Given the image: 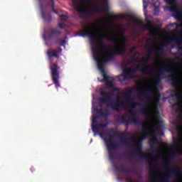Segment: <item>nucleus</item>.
<instances>
[{"mask_svg": "<svg viewBox=\"0 0 182 182\" xmlns=\"http://www.w3.org/2000/svg\"><path fill=\"white\" fill-rule=\"evenodd\" d=\"M139 124H141L142 127L141 135H142L143 137L137 140L136 146L134 147L137 153H132L129 154V161H133V160H134V159H136V160L138 161H139V160H144V159H148L149 164H153V161H159V159H160V156L159 155H156L154 158H151L150 154L144 153L141 141H143V140H144L146 137H147V136H151L152 134L156 133L157 130H159V127H154L151 129V131H150L149 130L147 123L141 122V123H140ZM146 130L148 131L146 132Z\"/></svg>", "mask_w": 182, "mask_h": 182, "instance_id": "obj_1", "label": "nucleus"}, {"mask_svg": "<svg viewBox=\"0 0 182 182\" xmlns=\"http://www.w3.org/2000/svg\"><path fill=\"white\" fill-rule=\"evenodd\" d=\"M92 53L95 60L97 62V66L102 65L105 68V63L107 62H112L114 56H119L115 50L112 52H109L106 56V52L109 49V45L105 43L103 41H101L98 46L92 47Z\"/></svg>", "mask_w": 182, "mask_h": 182, "instance_id": "obj_2", "label": "nucleus"}, {"mask_svg": "<svg viewBox=\"0 0 182 182\" xmlns=\"http://www.w3.org/2000/svg\"><path fill=\"white\" fill-rule=\"evenodd\" d=\"M182 73V70H176L171 65H166L162 66L159 72L156 73V78L155 79L154 83L155 85H150L148 89H144L143 87H136V92H148L150 94L154 93V90H157L159 87V85L161 82V80L166 76V73H171V75H174L175 73Z\"/></svg>", "mask_w": 182, "mask_h": 182, "instance_id": "obj_3", "label": "nucleus"}, {"mask_svg": "<svg viewBox=\"0 0 182 182\" xmlns=\"http://www.w3.org/2000/svg\"><path fill=\"white\" fill-rule=\"evenodd\" d=\"M87 31L81 32L80 36H87L92 45H96V41L97 39H106L109 42H113L114 43H119V36H112L109 35L108 33H103L100 36H97L95 34V31L96 28L92 26H86Z\"/></svg>", "mask_w": 182, "mask_h": 182, "instance_id": "obj_4", "label": "nucleus"}, {"mask_svg": "<svg viewBox=\"0 0 182 182\" xmlns=\"http://www.w3.org/2000/svg\"><path fill=\"white\" fill-rule=\"evenodd\" d=\"M137 87H142V89H149V87L147 88H144L143 87H136L135 88L134 87H129L128 88V90L127 92L124 94V102H130L131 99H132V95L133 93V92H136V93H139V95H138V99H146V100H149V97H150V95H154V92L153 94H150L149 92H148V91L146 92H144V91H141V92H138L136 89H137Z\"/></svg>", "mask_w": 182, "mask_h": 182, "instance_id": "obj_5", "label": "nucleus"}, {"mask_svg": "<svg viewBox=\"0 0 182 182\" xmlns=\"http://www.w3.org/2000/svg\"><path fill=\"white\" fill-rule=\"evenodd\" d=\"M110 132L114 136H118L119 137V144L122 146H133L134 144V136H131L130 138L126 137V134L129 136V133L127 131L120 132L117 130L110 129Z\"/></svg>", "mask_w": 182, "mask_h": 182, "instance_id": "obj_6", "label": "nucleus"}, {"mask_svg": "<svg viewBox=\"0 0 182 182\" xmlns=\"http://www.w3.org/2000/svg\"><path fill=\"white\" fill-rule=\"evenodd\" d=\"M161 176L156 180L157 182H170V177L173 176L175 178H182V173L180 169H171L168 173H159Z\"/></svg>", "mask_w": 182, "mask_h": 182, "instance_id": "obj_7", "label": "nucleus"}, {"mask_svg": "<svg viewBox=\"0 0 182 182\" xmlns=\"http://www.w3.org/2000/svg\"><path fill=\"white\" fill-rule=\"evenodd\" d=\"M107 149L109 153V158L111 161H113L114 159V151L117 150V144H114V136L112 134L109 135L108 139H105Z\"/></svg>", "mask_w": 182, "mask_h": 182, "instance_id": "obj_8", "label": "nucleus"}, {"mask_svg": "<svg viewBox=\"0 0 182 182\" xmlns=\"http://www.w3.org/2000/svg\"><path fill=\"white\" fill-rule=\"evenodd\" d=\"M60 67L58 65V64L55 63H51L50 65V70L51 73L52 81L53 82L54 85H55L56 89L60 87V83L59 82V70Z\"/></svg>", "mask_w": 182, "mask_h": 182, "instance_id": "obj_9", "label": "nucleus"}, {"mask_svg": "<svg viewBox=\"0 0 182 182\" xmlns=\"http://www.w3.org/2000/svg\"><path fill=\"white\" fill-rule=\"evenodd\" d=\"M73 4L75 5V9L80 15H92V11L87 8H85L82 6L80 2L84 4H89L90 0H73Z\"/></svg>", "mask_w": 182, "mask_h": 182, "instance_id": "obj_10", "label": "nucleus"}, {"mask_svg": "<svg viewBox=\"0 0 182 182\" xmlns=\"http://www.w3.org/2000/svg\"><path fill=\"white\" fill-rule=\"evenodd\" d=\"M165 2H167L168 5H171L169 7V11L175 14V18L178 21H181L182 11L178 9L176 0H165Z\"/></svg>", "mask_w": 182, "mask_h": 182, "instance_id": "obj_11", "label": "nucleus"}, {"mask_svg": "<svg viewBox=\"0 0 182 182\" xmlns=\"http://www.w3.org/2000/svg\"><path fill=\"white\" fill-rule=\"evenodd\" d=\"M171 42H175V43H177L178 45H181L182 37L169 38L166 41V43H163L162 44H161V47L156 48V55H161L163 53V52H164V48H166V46L168 45V43H171Z\"/></svg>", "mask_w": 182, "mask_h": 182, "instance_id": "obj_12", "label": "nucleus"}, {"mask_svg": "<svg viewBox=\"0 0 182 182\" xmlns=\"http://www.w3.org/2000/svg\"><path fill=\"white\" fill-rule=\"evenodd\" d=\"M100 95L102 97H100L99 99L100 102H101V103H102L103 105H106V103L113 102V96L114 95V93H113V92H106L105 91H101L100 92Z\"/></svg>", "mask_w": 182, "mask_h": 182, "instance_id": "obj_13", "label": "nucleus"}, {"mask_svg": "<svg viewBox=\"0 0 182 182\" xmlns=\"http://www.w3.org/2000/svg\"><path fill=\"white\" fill-rule=\"evenodd\" d=\"M171 85L176 87V92L174 93V96L176 99H179L180 96H182V92L180 91V87H178V78L176 75H171Z\"/></svg>", "mask_w": 182, "mask_h": 182, "instance_id": "obj_14", "label": "nucleus"}, {"mask_svg": "<svg viewBox=\"0 0 182 182\" xmlns=\"http://www.w3.org/2000/svg\"><path fill=\"white\" fill-rule=\"evenodd\" d=\"M117 102H115L116 106L111 103L107 105V107H111V109L115 112H119V107H124V102L123 101H119L120 100V97H119V96L117 97Z\"/></svg>", "mask_w": 182, "mask_h": 182, "instance_id": "obj_15", "label": "nucleus"}, {"mask_svg": "<svg viewBox=\"0 0 182 182\" xmlns=\"http://www.w3.org/2000/svg\"><path fill=\"white\" fill-rule=\"evenodd\" d=\"M41 5V14L43 19L46 21V22H50L52 21V16L50 14H46L45 13V10H43V7H42V0H38ZM51 2H53V0H50Z\"/></svg>", "mask_w": 182, "mask_h": 182, "instance_id": "obj_16", "label": "nucleus"}, {"mask_svg": "<svg viewBox=\"0 0 182 182\" xmlns=\"http://www.w3.org/2000/svg\"><path fill=\"white\" fill-rule=\"evenodd\" d=\"M128 113H129V114L132 116V118L128 120L130 122V123H134V124H140V123H141V119L136 117V113H134V109H128Z\"/></svg>", "mask_w": 182, "mask_h": 182, "instance_id": "obj_17", "label": "nucleus"}, {"mask_svg": "<svg viewBox=\"0 0 182 182\" xmlns=\"http://www.w3.org/2000/svg\"><path fill=\"white\" fill-rule=\"evenodd\" d=\"M126 69L122 70L123 73L117 76L119 82H125V80H130V79H134V75L130 74H126Z\"/></svg>", "mask_w": 182, "mask_h": 182, "instance_id": "obj_18", "label": "nucleus"}, {"mask_svg": "<svg viewBox=\"0 0 182 182\" xmlns=\"http://www.w3.org/2000/svg\"><path fill=\"white\" fill-rule=\"evenodd\" d=\"M117 49L115 50V52L118 55L124 56V55L127 54V48L126 43H121L120 46L119 45H117Z\"/></svg>", "mask_w": 182, "mask_h": 182, "instance_id": "obj_19", "label": "nucleus"}, {"mask_svg": "<svg viewBox=\"0 0 182 182\" xmlns=\"http://www.w3.org/2000/svg\"><path fill=\"white\" fill-rule=\"evenodd\" d=\"M146 31H148V32L151 33V36H154V35H156L157 31L154 29V27L153 26V21L151 20H146V25L144 26Z\"/></svg>", "mask_w": 182, "mask_h": 182, "instance_id": "obj_20", "label": "nucleus"}, {"mask_svg": "<svg viewBox=\"0 0 182 182\" xmlns=\"http://www.w3.org/2000/svg\"><path fill=\"white\" fill-rule=\"evenodd\" d=\"M114 168L117 171H121V173H137L136 168L129 169V168L124 167V164H122L120 166H115Z\"/></svg>", "mask_w": 182, "mask_h": 182, "instance_id": "obj_21", "label": "nucleus"}, {"mask_svg": "<svg viewBox=\"0 0 182 182\" xmlns=\"http://www.w3.org/2000/svg\"><path fill=\"white\" fill-rule=\"evenodd\" d=\"M99 70H100L104 79L101 80V82H109L111 81L112 79H114V77H109L106 74V71L105 70V67L103 65H97Z\"/></svg>", "mask_w": 182, "mask_h": 182, "instance_id": "obj_22", "label": "nucleus"}, {"mask_svg": "<svg viewBox=\"0 0 182 182\" xmlns=\"http://www.w3.org/2000/svg\"><path fill=\"white\" fill-rule=\"evenodd\" d=\"M109 126V123H105V124H92V130L94 132V133H97L99 132V130L102 129H105V127H107Z\"/></svg>", "mask_w": 182, "mask_h": 182, "instance_id": "obj_23", "label": "nucleus"}, {"mask_svg": "<svg viewBox=\"0 0 182 182\" xmlns=\"http://www.w3.org/2000/svg\"><path fill=\"white\" fill-rule=\"evenodd\" d=\"M93 113H95V114H97V116H100V117H102L103 116L105 117H107V116H109V114H110V113H109V112L107 110L103 111V109L102 108L94 109Z\"/></svg>", "mask_w": 182, "mask_h": 182, "instance_id": "obj_24", "label": "nucleus"}, {"mask_svg": "<svg viewBox=\"0 0 182 182\" xmlns=\"http://www.w3.org/2000/svg\"><path fill=\"white\" fill-rule=\"evenodd\" d=\"M150 110H151V107L149 105H144L142 109L139 110V113L144 116H149L150 114Z\"/></svg>", "mask_w": 182, "mask_h": 182, "instance_id": "obj_25", "label": "nucleus"}, {"mask_svg": "<svg viewBox=\"0 0 182 182\" xmlns=\"http://www.w3.org/2000/svg\"><path fill=\"white\" fill-rule=\"evenodd\" d=\"M145 48L147 50V55L145 59L148 60V62H150V60H151V53H153V48L151 47V45L146 44Z\"/></svg>", "mask_w": 182, "mask_h": 182, "instance_id": "obj_26", "label": "nucleus"}, {"mask_svg": "<svg viewBox=\"0 0 182 182\" xmlns=\"http://www.w3.org/2000/svg\"><path fill=\"white\" fill-rule=\"evenodd\" d=\"M139 68H140L139 64H134L133 68L125 69L124 73L127 75H132V73H136L139 70Z\"/></svg>", "mask_w": 182, "mask_h": 182, "instance_id": "obj_27", "label": "nucleus"}, {"mask_svg": "<svg viewBox=\"0 0 182 182\" xmlns=\"http://www.w3.org/2000/svg\"><path fill=\"white\" fill-rule=\"evenodd\" d=\"M117 122H121V124H124V126H129L130 124V121L126 120V117L123 115H119L116 117Z\"/></svg>", "mask_w": 182, "mask_h": 182, "instance_id": "obj_28", "label": "nucleus"}, {"mask_svg": "<svg viewBox=\"0 0 182 182\" xmlns=\"http://www.w3.org/2000/svg\"><path fill=\"white\" fill-rule=\"evenodd\" d=\"M105 1V6L104 7H100L97 6L95 9V12H105V11H109V4L107 3L108 0H103Z\"/></svg>", "mask_w": 182, "mask_h": 182, "instance_id": "obj_29", "label": "nucleus"}, {"mask_svg": "<svg viewBox=\"0 0 182 182\" xmlns=\"http://www.w3.org/2000/svg\"><path fill=\"white\" fill-rule=\"evenodd\" d=\"M149 66L144 67L141 70V73H143L144 75H151L152 76H157V73H153L149 70Z\"/></svg>", "mask_w": 182, "mask_h": 182, "instance_id": "obj_30", "label": "nucleus"}, {"mask_svg": "<svg viewBox=\"0 0 182 182\" xmlns=\"http://www.w3.org/2000/svg\"><path fill=\"white\" fill-rule=\"evenodd\" d=\"M57 51L55 50H52V49H48L47 50V56L48 58H57V59H59V55H58V53H56Z\"/></svg>", "mask_w": 182, "mask_h": 182, "instance_id": "obj_31", "label": "nucleus"}, {"mask_svg": "<svg viewBox=\"0 0 182 182\" xmlns=\"http://www.w3.org/2000/svg\"><path fill=\"white\" fill-rule=\"evenodd\" d=\"M141 104L140 102H134L133 100L128 101V106L129 109H132V110H134L137 106H141Z\"/></svg>", "mask_w": 182, "mask_h": 182, "instance_id": "obj_32", "label": "nucleus"}, {"mask_svg": "<svg viewBox=\"0 0 182 182\" xmlns=\"http://www.w3.org/2000/svg\"><path fill=\"white\" fill-rule=\"evenodd\" d=\"M61 31L56 30V29H52L50 32L49 37L53 38V36H58V35H60Z\"/></svg>", "mask_w": 182, "mask_h": 182, "instance_id": "obj_33", "label": "nucleus"}, {"mask_svg": "<svg viewBox=\"0 0 182 182\" xmlns=\"http://www.w3.org/2000/svg\"><path fill=\"white\" fill-rule=\"evenodd\" d=\"M114 81V78H112V80L107 85L108 87H112V92H119L118 87H113L114 84L113 82Z\"/></svg>", "mask_w": 182, "mask_h": 182, "instance_id": "obj_34", "label": "nucleus"}, {"mask_svg": "<svg viewBox=\"0 0 182 182\" xmlns=\"http://www.w3.org/2000/svg\"><path fill=\"white\" fill-rule=\"evenodd\" d=\"M158 142H159V139H157V137L151 138L149 142V146L151 149H153L154 147V143H158Z\"/></svg>", "mask_w": 182, "mask_h": 182, "instance_id": "obj_35", "label": "nucleus"}, {"mask_svg": "<svg viewBox=\"0 0 182 182\" xmlns=\"http://www.w3.org/2000/svg\"><path fill=\"white\" fill-rule=\"evenodd\" d=\"M160 100H161V94L158 93L157 96L154 97V103L156 106H159V103H160Z\"/></svg>", "mask_w": 182, "mask_h": 182, "instance_id": "obj_36", "label": "nucleus"}, {"mask_svg": "<svg viewBox=\"0 0 182 182\" xmlns=\"http://www.w3.org/2000/svg\"><path fill=\"white\" fill-rule=\"evenodd\" d=\"M133 21L136 25H143V22L136 17H133Z\"/></svg>", "mask_w": 182, "mask_h": 182, "instance_id": "obj_37", "label": "nucleus"}, {"mask_svg": "<svg viewBox=\"0 0 182 182\" xmlns=\"http://www.w3.org/2000/svg\"><path fill=\"white\" fill-rule=\"evenodd\" d=\"M126 42H127V39L124 36V33H121V43H125L126 45Z\"/></svg>", "mask_w": 182, "mask_h": 182, "instance_id": "obj_38", "label": "nucleus"}, {"mask_svg": "<svg viewBox=\"0 0 182 182\" xmlns=\"http://www.w3.org/2000/svg\"><path fill=\"white\" fill-rule=\"evenodd\" d=\"M138 63H140L141 65H147V63H149V61L145 58H144L141 60H139Z\"/></svg>", "mask_w": 182, "mask_h": 182, "instance_id": "obj_39", "label": "nucleus"}, {"mask_svg": "<svg viewBox=\"0 0 182 182\" xmlns=\"http://www.w3.org/2000/svg\"><path fill=\"white\" fill-rule=\"evenodd\" d=\"M100 117V116H99V115H95L92 117V124H95V123H96L97 122V119H99Z\"/></svg>", "mask_w": 182, "mask_h": 182, "instance_id": "obj_40", "label": "nucleus"}, {"mask_svg": "<svg viewBox=\"0 0 182 182\" xmlns=\"http://www.w3.org/2000/svg\"><path fill=\"white\" fill-rule=\"evenodd\" d=\"M131 60L133 63H139V62H140V60H139L137 58H136V57L134 56H131Z\"/></svg>", "mask_w": 182, "mask_h": 182, "instance_id": "obj_41", "label": "nucleus"}, {"mask_svg": "<svg viewBox=\"0 0 182 182\" xmlns=\"http://www.w3.org/2000/svg\"><path fill=\"white\" fill-rule=\"evenodd\" d=\"M168 160H166L165 161H164L162 164L163 167H165V168H168Z\"/></svg>", "mask_w": 182, "mask_h": 182, "instance_id": "obj_42", "label": "nucleus"}, {"mask_svg": "<svg viewBox=\"0 0 182 182\" xmlns=\"http://www.w3.org/2000/svg\"><path fill=\"white\" fill-rule=\"evenodd\" d=\"M60 19L61 21H68V16H66V15L62 14L61 16H60Z\"/></svg>", "mask_w": 182, "mask_h": 182, "instance_id": "obj_43", "label": "nucleus"}, {"mask_svg": "<svg viewBox=\"0 0 182 182\" xmlns=\"http://www.w3.org/2000/svg\"><path fill=\"white\" fill-rule=\"evenodd\" d=\"M143 2H144V12H146L149 5L147 4V1H144Z\"/></svg>", "mask_w": 182, "mask_h": 182, "instance_id": "obj_44", "label": "nucleus"}, {"mask_svg": "<svg viewBox=\"0 0 182 182\" xmlns=\"http://www.w3.org/2000/svg\"><path fill=\"white\" fill-rule=\"evenodd\" d=\"M50 2H51V4H53L51 6V8L53 9V12L54 14H58V11L56 10H55V8H53V6H55V3L53 2V1H50Z\"/></svg>", "mask_w": 182, "mask_h": 182, "instance_id": "obj_45", "label": "nucleus"}, {"mask_svg": "<svg viewBox=\"0 0 182 182\" xmlns=\"http://www.w3.org/2000/svg\"><path fill=\"white\" fill-rule=\"evenodd\" d=\"M58 45H60V46H65V45H66V41L65 40L60 41Z\"/></svg>", "mask_w": 182, "mask_h": 182, "instance_id": "obj_46", "label": "nucleus"}, {"mask_svg": "<svg viewBox=\"0 0 182 182\" xmlns=\"http://www.w3.org/2000/svg\"><path fill=\"white\" fill-rule=\"evenodd\" d=\"M171 157L172 159H176V157H177V154L176 153V151H173L171 153Z\"/></svg>", "mask_w": 182, "mask_h": 182, "instance_id": "obj_47", "label": "nucleus"}, {"mask_svg": "<svg viewBox=\"0 0 182 182\" xmlns=\"http://www.w3.org/2000/svg\"><path fill=\"white\" fill-rule=\"evenodd\" d=\"M154 6L155 7V8H160V2H159V1H157L156 3H155L154 4Z\"/></svg>", "mask_w": 182, "mask_h": 182, "instance_id": "obj_48", "label": "nucleus"}, {"mask_svg": "<svg viewBox=\"0 0 182 182\" xmlns=\"http://www.w3.org/2000/svg\"><path fill=\"white\" fill-rule=\"evenodd\" d=\"M135 49H136L135 46L129 48V53H133V52H134Z\"/></svg>", "mask_w": 182, "mask_h": 182, "instance_id": "obj_49", "label": "nucleus"}, {"mask_svg": "<svg viewBox=\"0 0 182 182\" xmlns=\"http://www.w3.org/2000/svg\"><path fill=\"white\" fill-rule=\"evenodd\" d=\"M176 29H178V28H182V23H177V24L176 25Z\"/></svg>", "mask_w": 182, "mask_h": 182, "instance_id": "obj_50", "label": "nucleus"}, {"mask_svg": "<svg viewBox=\"0 0 182 182\" xmlns=\"http://www.w3.org/2000/svg\"><path fill=\"white\" fill-rule=\"evenodd\" d=\"M59 27L60 28V29H65V24L60 23L59 24Z\"/></svg>", "mask_w": 182, "mask_h": 182, "instance_id": "obj_51", "label": "nucleus"}, {"mask_svg": "<svg viewBox=\"0 0 182 182\" xmlns=\"http://www.w3.org/2000/svg\"><path fill=\"white\" fill-rule=\"evenodd\" d=\"M62 50H63L62 48H59L58 50H55V52L56 53H62Z\"/></svg>", "mask_w": 182, "mask_h": 182, "instance_id": "obj_52", "label": "nucleus"}, {"mask_svg": "<svg viewBox=\"0 0 182 182\" xmlns=\"http://www.w3.org/2000/svg\"><path fill=\"white\" fill-rule=\"evenodd\" d=\"M161 123H162L161 120H159L157 122L158 127H161Z\"/></svg>", "mask_w": 182, "mask_h": 182, "instance_id": "obj_53", "label": "nucleus"}, {"mask_svg": "<svg viewBox=\"0 0 182 182\" xmlns=\"http://www.w3.org/2000/svg\"><path fill=\"white\" fill-rule=\"evenodd\" d=\"M60 41H63L62 38H59L56 40V43H58V45H59Z\"/></svg>", "mask_w": 182, "mask_h": 182, "instance_id": "obj_54", "label": "nucleus"}, {"mask_svg": "<svg viewBox=\"0 0 182 182\" xmlns=\"http://www.w3.org/2000/svg\"><path fill=\"white\" fill-rule=\"evenodd\" d=\"M146 42L147 43H151V38H147Z\"/></svg>", "mask_w": 182, "mask_h": 182, "instance_id": "obj_55", "label": "nucleus"}, {"mask_svg": "<svg viewBox=\"0 0 182 182\" xmlns=\"http://www.w3.org/2000/svg\"><path fill=\"white\" fill-rule=\"evenodd\" d=\"M137 55H139V53H138V52L134 53V54H133L132 56H134V58H136V56H137Z\"/></svg>", "mask_w": 182, "mask_h": 182, "instance_id": "obj_56", "label": "nucleus"}, {"mask_svg": "<svg viewBox=\"0 0 182 182\" xmlns=\"http://www.w3.org/2000/svg\"><path fill=\"white\" fill-rule=\"evenodd\" d=\"M121 18H122V19H126V18H127V16L122 15V16H121Z\"/></svg>", "mask_w": 182, "mask_h": 182, "instance_id": "obj_57", "label": "nucleus"}, {"mask_svg": "<svg viewBox=\"0 0 182 182\" xmlns=\"http://www.w3.org/2000/svg\"><path fill=\"white\" fill-rule=\"evenodd\" d=\"M132 63H133L132 62V60L127 61V65H130V64H132Z\"/></svg>", "mask_w": 182, "mask_h": 182, "instance_id": "obj_58", "label": "nucleus"}, {"mask_svg": "<svg viewBox=\"0 0 182 182\" xmlns=\"http://www.w3.org/2000/svg\"><path fill=\"white\" fill-rule=\"evenodd\" d=\"M178 35H182V31H178Z\"/></svg>", "mask_w": 182, "mask_h": 182, "instance_id": "obj_59", "label": "nucleus"}, {"mask_svg": "<svg viewBox=\"0 0 182 182\" xmlns=\"http://www.w3.org/2000/svg\"><path fill=\"white\" fill-rule=\"evenodd\" d=\"M179 154H182V150L178 151Z\"/></svg>", "mask_w": 182, "mask_h": 182, "instance_id": "obj_60", "label": "nucleus"}, {"mask_svg": "<svg viewBox=\"0 0 182 182\" xmlns=\"http://www.w3.org/2000/svg\"><path fill=\"white\" fill-rule=\"evenodd\" d=\"M160 64V62H159V61H157L156 63V65H159Z\"/></svg>", "mask_w": 182, "mask_h": 182, "instance_id": "obj_61", "label": "nucleus"}, {"mask_svg": "<svg viewBox=\"0 0 182 182\" xmlns=\"http://www.w3.org/2000/svg\"><path fill=\"white\" fill-rule=\"evenodd\" d=\"M154 48H157V46H156V44H154Z\"/></svg>", "mask_w": 182, "mask_h": 182, "instance_id": "obj_62", "label": "nucleus"}, {"mask_svg": "<svg viewBox=\"0 0 182 182\" xmlns=\"http://www.w3.org/2000/svg\"><path fill=\"white\" fill-rule=\"evenodd\" d=\"M174 106H177V104H173V107H174Z\"/></svg>", "mask_w": 182, "mask_h": 182, "instance_id": "obj_63", "label": "nucleus"}, {"mask_svg": "<svg viewBox=\"0 0 182 182\" xmlns=\"http://www.w3.org/2000/svg\"><path fill=\"white\" fill-rule=\"evenodd\" d=\"M32 168H31V171H32Z\"/></svg>", "mask_w": 182, "mask_h": 182, "instance_id": "obj_64", "label": "nucleus"}]
</instances>
